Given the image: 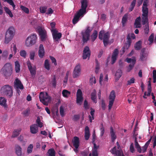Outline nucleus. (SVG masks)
<instances>
[{
    "instance_id": "1",
    "label": "nucleus",
    "mask_w": 156,
    "mask_h": 156,
    "mask_svg": "<svg viewBox=\"0 0 156 156\" xmlns=\"http://www.w3.org/2000/svg\"><path fill=\"white\" fill-rule=\"evenodd\" d=\"M148 0H144L143 6L142 7V23L143 25L145 24L148 22V9L147 7Z\"/></svg>"
},
{
    "instance_id": "2",
    "label": "nucleus",
    "mask_w": 156,
    "mask_h": 156,
    "mask_svg": "<svg viewBox=\"0 0 156 156\" xmlns=\"http://www.w3.org/2000/svg\"><path fill=\"white\" fill-rule=\"evenodd\" d=\"M0 92L2 95L6 96L9 98H11L13 95L12 87L9 85H6L2 87Z\"/></svg>"
},
{
    "instance_id": "3",
    "label": "nucleus",
    "mask_w": 156,
    "mask_h": 156,
    "mask_svg": "<svg viewBox=\"0 0 156 156\" xmlns=\"http://www.w3.org/2000/svg\"><path fill=\"white\" fill-rule=\"evenodd\" d=\"M12 67L9 63H6L1 69L2 74L6 79L10 76L12 73Z\"/></svg>"
},
{
    "instance_id": "4",
    "label": "nucleus",
    "mask_w": 156,
    "mask_h": 156,
    "mask_svg": "<svg viewBox=\"0 0 156 156\" xmlns=\"http://www.w3.org/2000/svg\"><path fill=\"white\" fill-rule=\"evenodd\" d=\"M15 32L14 28L12 27L9 28L6 31L5 35V43L8 44L13 38Z\"/></svg>"
},
{
    "instance_id": "5",
    "label": "nucleus",
    "mask_w": 156,
    "mask_h": 156,
    "mask_svg": "<svg viewBox=\"0 0 156 156\" xmlns=\"http://www.w3.org/2000/svg\"><path fill=\"white\" fill-rule=\"evenodd\" d=\"M109 37L110 34L109 32L105 33V31L103 30H101L99 32L98 38L101 40L103 39V42L105 46H106L108 44Z\"/></svg>"
},
{
    "instance_id": "6",
    "label": "nucleus",
    "mask_w": 156,
    "mask_h": 156,
    "mask_svg": "<svg viewBox=\"0 0 156 156\" xmlns=\"http://www.w3.org/2000/svg\"><path fill=\"white\" fill-rule=\"evenodd\" d=\"M39 98L40 101L44 105L47 106L51 101V98L47 93L44 94L41 92L39 94Z\"/></svg>"
},
{
    "instance_id": "7",
    "label": "nucleus",
    "mask_w": 156,
    "mask_h": 156,
    "mask_svg": "<svg viewBox=\"0 0 156 156\" xmlns=\"http://www.w3.org/2000/svg\"><path fill=\"white\" fill-rule=\"evenodd\" d=\"M37 39V35L35 34L31 35L26 39L25 45L27 47H30L35 44Z\"/></svg>"
},
{
    "instance_id": "8",
    "label": "nucleus",
    "mask_w": 156,
    "mask_h": 156,
    "mask_svg": "<svg viewBox=\"0 0 156 156\" xmlns=\"http://www.w3.org/2000/svg\"><path fill=\"white\" fill-rule=\"evenodd\" d=\"M90 28L89 27H88L84 32L82 33V41L83 44L87 43L89 39L90 33L91 31Z\"/></svg>"
},
{
    "instance_id": "9",
    "label": "nucleus",
    "mask_w": 156,
    "mask_h": 156,
    "mask_svg": "<svg viewBox=\"0 0 156 156\" xmlns=\"http://www.w3.org/2000/svg\"><path fill=\"white\" fill-rule=\"evenodd\" d=\"M115 92L114 90H112L110 92L108 98L109 100L108 105V109L110 110L112 108L115 98Z\"/></svg>"
},
{
    "instance_id": "10",
    "label": "nucleus",
    "mask_w": 156,
    "mask_h": 156,
    "mask_svg": "<svg viewBox=\"0 0 156 156\" xmlns=\"http://www.w3.org/2000/svg\"><path fill=\"white\" fill-rule=\"evenodd\" d=\"M51 32L54 41L57 43L58 40L61 37L62 34L56 29L51 30Z\"/></svg>"
},
{
    "instance_id": "11",
    "label": "nucleus",
    "mask_w": 156,
    "mask_h": 156,
    "mask_svg": "<svg viewBox=\"0 0 156 156\" xmlns=\"http://www.w3.org/2000/svg\"><path fill=\"white\" fill-rule=\"evenodd\" d=\"M37 30L40 36L41 41H45L47 38L46 31L43 30L41 27L38 28Z\"/></svg>"
},
{
    "instance_id": "12",
    "label": "nucleus",
    "mask_w": 156,
    "mask_h": 156,
    "mask_svg": "<svg viewBox=\"0 0 156 156\" xmlns=\"http://www.w3.org/2000/svg\"><path fill=\"white\" fill-rule=\"evenodd\" d=\"M81 66L79 63L77 64L74 68L73 72V77L74 78H77L81 74Z\"/></svg>"
},
{
    "instance_id": "13",
    "label": "nucleus",
    "mask_w": 156,
    "mask_h": 156,
    "mask_svg": "<svg viewBox=\"0 0 156 156\" xmlns=\"http://www.w3.org/2000/svg\"><path fill=\"white\" fill-rule=\"evenodd\" d=\"M90 55V51L89 47L86 46L84 48L83 53V59H86L87 58L89 59Z\"/></svg>"
},
{
    "instance_id": "14",
    "label": "nucleus",
    "mask_w": 156,
    "mask_h": 156,
    "mask_svg": "<svg viewBox=\"0 0 156 156\" xmlns=\"http://www.w3.org/2000/svg\"><path fill=\"white\" fill-rule=\"evenodd\" d=\"M27 65L31 75L32 76H35L36 72L35 66L32 67L31 62L29 61H27Z\"/></svg>"
},
{
    "instance_id": "15",
    "label": "nucleus",
    "mask_w": 156,
    "mask_h": 156,
    "mask_svg": "<svg viewBox=\"0 0 156 156\" xmlns=\"http://www.w3.org/2000/svg\"><path fill=\"white\" fill-rule=\"evenodd\" d=\"M14 87L17 89L23 90L24 87L21 81L18 78H16L14 82Z\"/></svg>"
},
{
    "instance_id": "16",
    "label": "nucleus",
    "mask_w": 156,
    "mask_h": 156,
    "mask_svg": "<svg viewBox=\"0 0 156 156\" xmlns=\"http://www.w3.org/2000/svg\"><path fill=\"white\" fill-rule=\"evenodd\" d=\"M119 53V51L117 49L115 48L114 50V51L112 54L111 59L112 64H113L115 62L117 59V58L118 56Z\"/></svg>"
},
{
    "instance_id": "17",
    "label": "nucleus",
    "mask_w": 156,
    "mask_h": 156,
    "mask_svg": "<svg viewBox=\"0 0 156 156\" xmlns=\"http://www.w3.org/2000/svg\"><path fill=\"white\" fill-rule=\"evenodd\" d=\"M38 54L39 56L41 58H42L45 55L44 49L42 44L40 45Z\"/></svg>"
},
{
    "instance_id": "18",
    "label": "nucleus",
    "mask_w": 156,
    "mask_h": 156,
    "mask_svg": "<svg viewBox=\"0 0 156 156\" xmlns=\"http://www.w3.org/2000/svg\"><path fill=\"white\" fill-rule=\"evenodd\" d=\"M145 50L146 49L144 48H142L141 50L140 59L141 61H144L147 56Z\"/></svg>"
},
{
    "instance_id": "19",
    "label": "nucleus",
    "mask_w": 156,
    "mask_h": 156,
    "mask_svg": "<svg viewBox=\"0 0 156 156\" xmlns=\"http://www.w3.org/2000/svg\"><path fill=\"white\" fill-rule=\"evenodd\" d=\"M73 146L75 148H78L79 146L80 141L79 138L77 136H75L72 141Z\"/></svg>"
},
{
    "instance_id": "20",
    "label": "nucleus",
    "mask_w": 156,
    "mask_h": 156,
    "mask_svg": "<svg viewBox=\"0 0 156 156\" xmlns=\"http://www.w3.org/2000/svg\"><path fill=\"white\" fill-rule=\"evenodd\" d=\"M110 134L112 141L114 142L115 140L116 139L117 136L115 134V133L114 131L112 126L110 127Z\"/></svg>"
},
{
    "instance_id": "21",
    "label": "nucleus",
    "mask_w": 156,
    "mask_h": 156,
    "mask_svg": "<svg viewBox=\"0 0 156 156\" xmlns=\"http://www.w3.org/2000/svg\"><path fill=\"white\" fill-rule=\"evenodd\" d=\"M30 132L32 133L35 134L38 130V128L37 124H34L30 126Z\"/></svg>"
},
{
    "instance_id": "22",
    "label": "nucleus",
    "mask_w": 156,
    "mask_h": 156,
    "mask_svg": "<svg viewBox=\"0 0 156 156\" xmlns=\"http://www.w3.org/2000/svg\"><path fill=\"white\" fill-rule=\"evenodd\" d=\"M84 133L85 139L87 140L89 139L90 136L89 129L88 126H86L85 127Z\"/></svg>"
},
{
    "instance_id": "23",
    "label": "nucleus",
    "mask_w": 156,
    "mask_h": 156,
    "mask_svg": "<svg viewBox=\"0 0 156 156\" xmlns=\"http://www.w3.org/2000/svg\"><path fill=\"white\" fill-rule=\"evenodd\" d=\"M16 153L18 156L22 155V148L21 147L18 145L15 146Z\"/></svg>"
},
{
    "instance_id": "24",
    "label": "nucleus",
    "mask_w": 156,
    "mask_h": 156,
    "mask_svg": "<svg viewBox=\"0 0 156 156\" xmlns=\"http://www.w3.org/2000/svg\"><path fill=\"white\" fill-rule=\"evenodd\" d=\"M126 39H127V42L125 43L123 47H125V48L128 49L131 43V39H130L129 36H127Z\"/></svg>"
},
{
    "instance_id": "25",
    "label": "nucleus",
    "mask_w": 156,
    "mask_h": 156,
    "mask_svg": "<svg viewBox=\"0 0 156 156\" xmlns=\"http://www.w3.org/2000/svg\"><path fill=\"white\" fill-rule=\"evenodd\" d=\"M141 18L140 17H139L135 20L134 23V26L136 28H140L141 27V24L140 23Z\"/></svg>"
},
{
    "instance_id": "26",
    "label": "nucleus",
    "mask_w": 156,
    "mask_h": 156,
    "mask_svg": "<svg viewBox=\"0 0 156 156\" xmlns=\"http://www.w3.org/2000/svg\"><path fill=\"white\" fill-rule=\"evenodd\" d=\"M122 72L120 69H118L115 74V79L116 80H118L119 78L122 75Z\"/></svg>"
},
{
    "instance_id": "27",
    "label": "nucleus",
    "mask_w": 156,
    "mask_h": 156,
    "mask_svg": "<svg viewBox=\"0 0 156 156\" xmlns=\"http://www.w3.org/2000/svg\"><path fill=\"white\" fill-rule=\"evenodd\" d=\"M134 47L135 49L136 50H140L142 48V41H139L136 42L134 45Z\"/></svg>"
},
{
    "instance_id": "28",
    "label": "nucleus",
    "mask_w": 156,
    "mask_h": 156,
    "mask_svg": "<svg viewBox=\"0 0 156 156\" xmlns=\"http://www.w3.org/2000/svg\"><path fill=\"white\" fill-rule=\"evenodd\" d=\"M98 32L96 30H94L92 34L91 35V38L92 42H94L96 39L98 37Z\"/></svg>"
},
{
    "instance_id": "29",
    "label": "nucleus",
    "mask_w": 156,
    "mask_h": 156,
    "mask_svg": "<svg viewBox=\"0 0 156 156\" xmlns=\"http://www.w3.org/2000/svg\"><path fill=\"white\" fill-rule=\"evenodd\" d=\"M81 8L86 9L88 5V2L87 0H82L81 1Z\"/></svg>"
},
{
    "instance_id": "30",
    "label": "nucleus",
    "mask_w": 156,
    "mask_h": 156,
    "mask_svg": "<svg viewBox=\"0 0 156 156\" xmlns=\"http://www.w3.org/2000/svg\"><path fill=\"white\" fill-rule=\"evenodd\" d=\"M15 69L16 73H18L20 71V65L18 61H16L15 62Z\"/></svg>"
},
{
    "instance_id": "31",
    "label": "nucleus",
    "mask_w": 156,
    "mask_h": 156,
    "mask_svg": "<svg viewBox=\"0 0 156 156\" xmlns=\"http://www.w3.org/2000/svg\"><path fill=\"white\" fill-rule=\"evenodd\" d=\"M91 100L94 103H96L97 102V101L96 100V92L95 90H94V91L91 93Z\"/></svg>"
},
{
    "instance_id": "32",
    "label": "nucleus",
    "mask_w": 156,
    "mask_h": 156,
    "mask_svg": "<svg viewBox=\"0 0 156 156\" xmlns=\"http://www.w3.org/2000/svg\"><path fill=\"white\" fill-rule=\"evenodd\" d=\"M128 16V14H126L124 15L122 18V23L123 26H124L125 25V24L127 20Z\"/></svg>"
},
{
    "instance_id": "33",
    "label": "nucleus",
    "mask_w": 156,
    "mask_h": 156,
    "mask_svg": "<svg viewBox=\"0 0 156 156\" xmlns=\"http://www.w3.org/2000/svg\"><path fill=\"white\" fill-rule=\"evenodd\" d=\"M44 67L48 70H49L50 68V64L48 59H46L44 61Z\"/></svg>"
},
{
    "instance_id": "34",
    "label": "nucleus",
    "mask_w": 156,
    "mask_h": 156,
    "mask_svg": "<svg viewBox=\"0 0 156 156\" xmlns=\"http://www.w3.org/2000/svg\"><path fill=\"white\" fill-rule=\"evenodd\" d=\"M86 9L81 8V9L79 10L76 14L80 17L84 14H85L86 13Z\"/></svg>"
},
{
    "instance_id": "35",
    "label": "nucleus",
    "mask_w": 156,
    "mask_h": 156,
    "mask_svg": "<svg viewBox=\"0 0 156 156\" xmlns=\"http://www.w3.org/2000/svg\"><path fill=\"white\" fill-rule=\"evenodd\" d=\"M21 130V129H20L15 130L13 133L12 137L14 138L17 136L19 134Z\"/></svg>"
},
{
    "instance_id": "36",
    "label": "nucleus",
    "mask_w": 156,
    "mask_h": 156,
    "mask_svg": "<svg viewBox=\"0 0 156 156\" xmlns=\"http://www.w3.org/2000/svg\"><path fill=\"white\" fill-rule=\"evenodd\" d=\"M49 156H55V151L53 148L49 149L48 152Z\"/></svg>"
},
{
    "instance_id": "37",
    "label": "nucleus",
    "mask_w": 156,
    "mask_h": 156,
    "mask_svg": "<svg viewBox=\"0 0 156 156\" xmlns=\"http://www.w3.org/2000/svg\"><path fill=\"white\" fill-rule=\"evenodd\" d=\"M6 99L3 97H0V105H2L5 106L6 105Z\"/></svg>"
},
{
    "instance_id": "38",
    "label": "nucleus",
    "mask_w": 156,
    "mask_h": 156,
    "mask_svg": "<svg viewBox=\"0 0 156 156\" xmlns=\"http://www.w3.org/2000/svg\"><path fill=\"white\" fill-rule=\"evenodd\" d=\"M136 63V61L135 60H133V62H132V63H131L130 64L128 67L127 69V70L128 72H129L130 70H131L135 64Z\"/></svg>"
},
{
    "instance_id": "39",
    "label": "nucleus",
    "mask_w": 156,
    "mask_h": 156,
    "mask_svg": "<svg viewBox=\"0 0 156 156\" xmlns=\"http://www.w3.org/2000/svg\"><path fill=\"white\" fill-rule=\"evenodd\" d=\"M70 94V92L67 90H64L62 91V94L65 97H68Z\"/></svg>"
},
{
    "instance_id": "40",
    "label": "nucleus",
    "mask_w": 156,
    "mask_h": 156,
    "mask_svg": "<svg viewBox=\"0 0 156 156\" xmlns=\"http://www.w3.org/2000/svg\"><path fill=\"white\" fill-rule=\"evenodd\" d=\"M4 10L6 13L8 14L11 18L13 17V15L11 11L7 7H4Z\"/></svg>"
},
{
    "instance_id": "41",
    "label": "nucleus",
    "mask_w": 156,
    "mask_h": 156,
    "mask_svg": "<svg viewBox=\"0 0 156 156\" xmlns=\"http://www.w3.org/2000/svg\"><path fill=\"white\" fill-rule=\"evenodd\" d=\"M80 17L77 14L74 17V18L72 20L73 24H75L76 23H77Z\"/></svg>"
},
{
    "instance_id": "42",
    "label": "nucleus",
    "mask_w": 156,
    "mask_h": 156,
    "mask_svg": "<svg viewBox=\"0 0 156 156\" xmlns=\"http://www.w3.org/2000/svg\"><path fill=\"white\" fill-rule=\"evenodd\" d=\"M95 61L96 64L95 67V72L96 74H97L98 73L99 70L100 68V65L97 59H95Z\"/></svg>"
},
{
    "instance_id": "43",
    "label": "nucleus",
    "mask_w": 156,
    "mask_h": 156,
    "mask_svg": "<svg viewBox=\"0 0 156 156\" xmlns=\"http://www.w3.org/2000/svg\"><path fill=\"white\" fill-rule=\"evenodd\" d=\"M136 2V0H133L132 2L130 5V7L129 8V12H131L133 10L135 5Z\"/></svg>"
},
{
    "instance_id": "44",
    "label": "nucleus",
    "mask_w": 156,
    "mask_h": 156,
    "mask_svg": "<svg viewBox=\"0 0 156 156\" xmlns=\"http://www.w3.org/2000/svg\"><path fill=\"white\" fill-rule=\"evenodd\" d=\"M36 122L38 125H37V127H39L40 128L42 127L43 126V123L41 122L40 118L39 116H38L37 118Z\"/></svg>"
},
{
    "instance_id": "45",
    "label": "nucleus",
    "mask_w": 156,
    "mask_h": 156,
    "mask_svg": "<svg viewBox=\"0 0 156 156\" xmlns=\"http://www.w3.org/2000/svg\"><path fill=\"white\" fill-rule=\"evenodd\" d=\"M83 100V97H76V103L80 105H81Z\"/></svg>"
},
{
    "instance_id": "46",
    "label": "nucleus",
    "mask_w": 156,
    "mask_h": 156,
    "mask_svg": "<svg viewBox=\"0 0 156 156\" xmlns=\"http://www.w3.org/2000/svg\"><path fill=\"white\" fill-rule=\"evenodd\" d=\"M51 85L55 88L56 84V80L55 76H54L53 79L51 82Z\"/></svg>"
},
{
    "instance_id": "47",
    "label": "nucleus",
    "mask_w": 156,
    "mask_h": 156,
    "mask_svg": "<svg viewBox=\"0 0 156 156\" xmlns=\"http://www.w3.org/2000/svg\"><path fill=\"white\" fill-rule=\"evenodd\" d=\"M20 8L24 12L27 14L29 13V11L28 8L23 5H21Z\"/></svg>"
},
{
    "instance_id": "48",
    "label": "nucleus",
    "mask_w": 156,
    "mask_h": 156,
    "mask_svg": "<svg viewBox=\"0 0 156 156\" xmlns=\"http://www.w3.org/2000/svg\"><path fill=\"white\" fill-rule=\"evenodd\" d=\"M4 2H7L8 3H9L10 5H11L13 9H15V5L13 2L12 1V0H3Z\"/></svg>"
},
{
    "instance_id": "49",
    "label": "nucleus",
    "mask_w": 156,
    "mask_h": 156,
    "mask_svg": "<svg viewBox=\"0 0 156 156\" xmlns=\"http://www.w3.org/2000/svg\"><path fill=\"white\" fill-rule=\"evenodd\" d=\"M27 54V53L26 51L24 50H22L20 51V56L24 58H26Z\"/></svg>"
},
{
    "instance_id": "50",
    "label": "nucleus",
    "mask_w": 156,
    "mask_h": 156,
    "mask_svg": "<svg viewBox=\"0 0 156 156\" xmlns=\"http://www.w3.org/2000/svg\"><path fill=\"white\" fill-rule=\"evenodd\" d=\"M33 147V146L32 144H30L28 147L27 152L28 154L32 152Z\"/></svg>"
},
{
    "instance_id": "51",
    "label": "nucleus",
    "mask_w": 156,
    "mask_h": 156,
    "mask_svg": "<svg viewBox=\"0 0 156 156\" xmlns=\"http://www.w3.org/2000/svg\"><path fill=\"white\" fill-rule=\"evenodd\" d=\"M100 130L101 131L100 136H102L105 133V129L102 123H101L100 126Z\"/></svg>"
},
{
    "instance_id": "52",
    "label": "nucleus",
    "mask_w": 156,
    "mask_h": 156,
    "mask_svg": "<svg viewBox=\"0 0 156 156\" xmlns=\"http://www.w3.org/2000/svg\"><path fill=\"white\" fill-rule=\"evenodd\" d=\"M144 30L145 34H147L149 32V26L148 24L146 25L144 27Z\"/></svg>"
},
{
    "instance_id": "53",
    "label": "nucleus",
    "mask_w": 156,
    "mask_h": 156,
    "mask_svg": "<svg viewBox=\"0 0 156 156\" xmlns=\"http://www.w3.org/2000/svg\"><path fill=\"white\" fill-rule=\"evenodd\" d=\"M47 9V7L46 6L41 7L40 8V12L42 13H45Z\"/></svg>"
},
{
    "instance_id": "54",
    "label": "nucleus",
    "mask_w": 156,
    "mask_h": 156,
    "mask_svg": "<svg viewBox=\"0 0 156 156\" xmlns=\"http://www.w3.org/2000/svg\"><path fill=\"white\" fill-rule=\"evenodd\" d=\"M60 113L62 116H63L64 115V107L62 106H61L60 107Z\"/></svg>"
},
{
    "instance_id": "55",
    "label": "nucleus",
    "mask_w": 156,
    "mask_h": 156,
    "mask_svg": "<svg viewBox=\"0 0 156 156\" xmlns=\"http://www.w3.org/2000/svg\"><path fill=\"white\" fill-rule=\"evenodd\" d=\"M49 57L52 63H53L55 66H56L57 63L56 59L54 57L51 56H50Z\"/></svg>"
},
{
    "instance_id": "56",
    "label": "nucleus",
    "mask_w": 156,
    "mask_h": 156,
    "mask_svg": "<svg viewBox=\"0 0 156 156\" xmlns=\"http://www.w3.org/2000/svg\"><path fill=\"white\" fill-rule=\"evenodd\" d=\"M154 35L153 34H152L149 37L148 41L150 42V44L152 43L153 42Z\"/></svg>"
},
{
    "instance_id": "57",
    "label": "nucleus",
    "mask_w": 156,
    "mask_h": 156,
    "mask_svg": "<svg viewBox=\"0 0 156 156\" xmlns=\"http://www.w3.org/2000/svg\"><path fill=\"white\" fill-rule=\"evenodd\" d=\"M35 53L34 51H31L30 52V58L31 60H34L35 57Z\"/></svg>"
},
{
    "instance_id": "58",
    "label": "nucleus",
    "mask_w": 156,
    "mask_h": 156,
    "mask_svg": "<svg viewBox=\"0 0 156 156\" xmlns=\"http://www.w3.org/2000/svg\"><path fill=\"white\" fill-rule=\"evenodd\" d=\"M83 97L82 93L80 89H78L76 93V97Z\"/></svg>"
},
{
    "instance_id": "59",
    "label": "nucleus",
    "mask_w": 156,
    "mask_h": 156,
    "mask_svg": "<svg viewBox=\"0 0 156 156\" xmlns=\"http://www.w3.org/2000/svg\"><path fill=\"white\" fill-rule=\"evenodd\" d=\"M153 83H155L156 82V70L153 71Z\"/></svg>"
},
{
    "instance_id": "60",
    "label": "nucleus",
    "mask_w": 156,
    "mask_h": 156,
    "mask_svg": "<svg viewBox=\"0 0 156 156\" xmlns=\"http://www.w3.org/2000/svg\"><path fill=\"white\" fill-rule=\"evenodd\" d=\"M80 116L79 115H74L73 117L72 120L74 121H77L79 119Z\"/></svg>"
},
{
    "instance_id": "61",
    "label": "nucleus",
    "mask_w": 156,
    "mask_h": 156,
    "mask_svg": "<svg viewBox=\"0 0 156 156\" xmlns=\"http://www.w3.org/2000/svg\"><path fill=\"white\" fill-rule=\"evenodd\" d=\"M135 79L134 78H131L130 80H128L127 82V85H130L132 83H134L135 82Z\"/></svg>"
},
{
    "instance_id": "62",
    "label": "nucleus",
    "mask_w": 156,
    "mask_h": 156,
    "mask_svg": "<svg viewBox=\"0 0 156 156\" xmlns=\"http://www.w3.org/2000/svg\"><path fill=\"white\" fill-rule=\"evenodd\" d=\"M30 113V110L29 109L24 111L23 112V115L26 116H28Z\"/></svg>"
},
{
    "instance_id": "63",
    "label": "nucleus",
    "mask_w": 156,
    "mask_h": 156,
    "mask_svg": "<svg viewBox=\"0 0 156 156\" xmlns=\"http://www.w3.org/2000/svg\"><path fill=\"white\" fill-rule=\"evenodd\" d=\"M135 60V61H136V58L135 57H133V58H127L126 59V61L128 62V63H132V62H133V60Z\"/></svg>"
},
{
    "instance_id": "64",
    "label": "nucleus",
    "mask_w": 156,
    "mask_h": 156,
    "mask_svg": "<svg viewBox=\"0 0 156 156\" xmlns=\"http://www.w3.org/2000/svg\"><path fill=\"white\" fill-rule=\"evenodd\" d=\"M130 151L132 153H133L135 151V149L133 146V144L131 143L129 147Z\"/></svg>"
}]
</instances>
